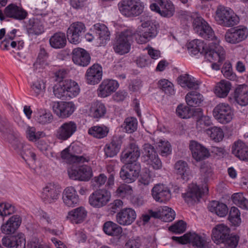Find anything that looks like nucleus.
<instances>
[{
    "instance_id": "obj_1",
    "label": "nucleus",
    "mask_w": 248,
    "mask_h": 248,
    "mask_svg": "<svg viewBox=\"0 0 248 248\" xmlns=\"http://www.w3.org/2000/svg\"><path fill=\"white\" fill-rule=\"evenodd\" d=\"M156 25L151 20L143 21L136 31L126 29L121 32L116 38L113 46L115 52L120 55L128 53L134 38L139 44H145L157 34Z\"/></svg>"
},
{
    "instance_id": "obj_56",
    "label": "nucleus",
    "mask_w": 248,
    "mask_h": 248,
    "mask_svg": "<svg viewBox=\"0 0 248 248\" xmlns=\"http://www.w3.org/2000/svg\"><path fill=\"white\" fill-rule=\"evenodd\" d=\"M19 155L25 161L30 159L36 160V155L30 145H26Z\"/></svg>"
},
{
    "instance_id": "obj_12",
    "label": "nucleus",
    "mask_w": 248,
    "mask_h": 248,
    "mask_svg": "<svg viewBox=\"0 0 248 248\" xmlns=\"http://www.w3.org/2000/svg\"><path fill=\"white\" fill-rule=\"evenodd\" d=\"M154 2L150 5L152 11L158 13L165 17H171L175 12L174 6L170 0H154Z\"/></svg>"
},
{
    "instance_id": "obj_4",
    "label": "nucleus",
    "mask_w": 248,
    "mask_h": 248,
    "mask_svg": "<svg viewBox=\"0 0 248 248\" xmlns=\"http://www.w3.org/2000/svg\"><path fill=\"white\" fill-rule=\"evenodd\" d=\"M141 159L144 163L154 170H159L162 167V162L155 147L149 143L142 146Z\"/></svg>"
},
{
    "instance_id": "obj_28",
    "label": "nucleus",
    "mask_w": 248,
    "mask_h": 248,
    "mask_svg": "<svg viewBox=\"0 0 248 248\" xmlns=\"http://www.w3.org/2000/svg\"><path fill=\"white\" fill-rule=\"evenodd\" d=\"M72 60L77 65L87 66L90 62L91 57L85 49L78 47L73 50Z\"/></svg>"
},
{
    "instance_id": "obj_58",
    "label": "nucleus",
    "mask_w": 248,
    "mask_h": 248,
    "mask_svg": "<svg viewBox=\"0 0 248 248\" xmlns=\"http://www.w3.org/2000/svg\"><path fill=\"white\" fill-rule=\"evenodd\" d=\"M11 124L5 118L0 117V131L8 134V136L16 131Z\"/></svg>"
},
{
    "instance_id": "obj_29",
    "label": "nucleus",
    "mask_w": 248,
    "mask_h": 248,
    "mask_svg": "<svg viewBox=\"0 0 248 248\" xmlns=\"http://www.w3.org/2000/svg\"><path fill=\"white\" fill-rule=\"evenodd\" d=\"M26 30L29 34L38 35L44 32V22L42 18H30L26 24Z\"/></svg>"
},
{
    "instance_id": "obj_32",
    "label": "nucleus",
    "mask_w": 248,
    "mask_h": 248,
    "mask_svg": "<svg viewBox=\"0 0 248 248\" xmlns=\"http://www.w3.org/2000/svg\"><path fill=\"white\" fill-rule=\"evenodd\" d=\"M230 233L228 227L223 224H218L212 230V239L217 244L222 243Z\"/></svg>"
},
{
    "instance_id": "obj_15",
    "label": "nucleus",
    "mask_w": 248,
    "mask_h": 248,
    "mask_svg": "<svg viewBox=\"0 0 248 248\" xmlns=\"http://www.w3.org/2000/svg\"><path fill=\"white\" fill-rule=\"evenodd\" d=\"M53 112L59 117L66 118L70 117L76 108L73 102H53L51 104Z\"/></svg>"
},
{
    "instance_id": "obj_61",
    "label": "nucleus",
    "mask_w": 248,
    "mask_h": 248,
    "mask_svg": "<svg viewBox=\"0 0 248 248\" xmlns=\"http://www.w3.org/2000/svg\"><path fill=\"white\" fill-rule=\"evenodd\" d=\"M26 134L27 137L29 140L36 141L41 137H43L44 133L41 131L36 132L35 127L29 126L26 130Z\"/></svg>"
},
{
    "instance_id": "obj_18",
    "label": "nucleus",
    "mask_w": 248,
    "mask_h": 248,
    "mask_svg": "<svg viewBox=\"0 0 248 248\" xmlns=\"http://www.w3.org/2000/svg\"><path fill=\"white\" fill-rule=\"evenodd\" d=\"M110 194L105 189L94 191L89 197V203L93 207L101 208L106 205L109 201Z\"/></svg>"
},
{
    "instance_id": "obj_24",
    "label": "nucleus",
    "mask_w": 248,
    "mask_h": 248,
    "mask_svg": "<svg viewBox=\"0 0 248 248\" xmlns=\"http://www.w3.org/2000/svg\"><path fill=\"white\" fill-rule=\"evenodd\" d=\"M1 241L2 245L7 248H25V238L24 235L22 233L4 237Z\"/></svg>"
},
{
    "instance_id": "obj_49",
    "label": "nucleus",
    "mask_w": 248,
    "mask_h": 248,
    "mask_svg": "<svg viewBox=\"0 0 248 248\" xmlns=\"http://www.w3.org/2000/svg\"><path fill=\"white\" fill-rule=\"evenodd\" d=\"M205 132L215 142H219L224 138V132L222 129L217 126L210 127L205 130Z\"/></svg>"
},
{
    "instance_id": "obj_27",
    "label": "nucleus",
    "mask_w": 248,
    "mask_h": 248,
    "mask_svg": "<svg viewBox=\"0 0 248 248\" xmlns=\"http://www.w3.org/2000/svg\"><path fill=\"white\" fill-rule=\"evenodd\" d=\"M193 157L197 161L208 158L210 156L209 150L196 141H191L189 144Z\"/></svg>"
},
{
    "instance_id": "obj_7",
    "label": "nucleus",
    "mask_w": 248,
    "mask_h": 248,
    "mask_svg": "<svg viewBox=\"0 0 248 248\" xmlns=\"http://www.w3.org/2000/svg\"><path fill=\"white\" fill-rule=\"evenodd\" d=\"M171 239L179 244L190 243L194 248H209L207 239L196 233H186L181 237L172 236Z\"/></svg>"
},
{
    "instance_id": "obj_55",
    "label": "nucleus",
    "mask_w": 248,
    "mask_h": 248,
    "mask_svg": "<svg viewBox=\"0 0 248 248\" xmlns=\"http://www.w3.org/2000/svg\"><path fill=\"white\" fill-rule=\"evenodd\" d=\"M229 219L234 226H239L241 222L240 213L237 207H231Z\"/></svg>"
},
{
    "instance_id": "obj_33",
    "label": "nucleus",
    "mask_w": 248,
    "mask_h": 248,
    "mask_svg": "<svg viewBox=\"0 0 248 248\" xmlns=\"http://www.w3.org/2000/svg\"><path fill=\"white\" fill-rule=\"evenodd\" d=\"M63 203L68 207L75 206L79 202V197L75 188L73 186L66 187L63 192Z\"/></svg>"
},
{
    "instance_id": "obj_11",
    "label": "nucleus",
    "mask_w": 248,
    "mask_h": 248,
    "mask_svg": "<svg viewBox=\"0 0 248 248\" xmlns=\"http://www.w3.org/2000/svg\"><path fill=\"white\" fill-rule=\"evenodd\" d=\"M69 178L74 180L88 181L93 176L92 168L87 165L72 166L67 170Z\"/></svg>"
},
{
    "instance_id": "obj_23",
    "label": "nucleus",
    "mask_w": 248,
    "mask_h": 248,
    "mask_svg": "<svg viewBox=\"0 0 248 248\" xmlns=\"http://www.w3.org/2000/svg\"><path fill=\"white\" fill-rule=\"evenodd\" d=\"M137 214L135 211L131 208H125L121 210L116 216L117 222L123 226L131 225L136 219Z\"/></svg>"
},
{
    "instance_id": "obj_19",
    "label": "nucleus",
    "mask_w": 248,
    "mask_h": 248,
    "mask_svg": "<svg viewBox=\"0 0 248 248\" xmlns=\"http://www.w3.org/2000/svg\"><path fill=\"white\" fill-rule=\"evenodd\" d=\"M77 125L74 121L63 123L56 130L55 136L61 140H66L77 131Z\"/></svg>"
},
{
    "instance_id": "obj_54",
    "label": "nucleus",
    "mask_w": 248,
    "mask_h": 248,
    "mask_svg": "<svg viewBox=\"0 0 248 248\" xmlns=\"http://www.w3.org/2000/svg\"><path fill=\"white\" fill-rule=\"evenodd\" d=\"M157 149L163 156H167L171 153V146L168 141L161 140L157 143Z\"/></svg>"
},
{
    "instance_id": "obj_45",
    "label": "nucleus",
    "mask_w": 248,
    "mask_h": 248,
    "mask_svg": "<svg viewBox=\"0 0 248 248\" xmlns=\"http://www.w3.org/2000/svg\"><path fill=\"white\" fill-rule=\"evenodd\" d=\"M66 95L70 98L77 96L80 92V89L78 84L71 79H65L64 80Z\"/></svg>"
},
{
    "instance_id": "obj_39",
    "label": "nucleus",
    "mask_w": 248,
    "mask_h": 248,
    "mask_svg": "<svg viewBox=\"0 0 248 248\" xmlns=\"http://www.w3.org/2000/svg\"><path fill=\"white\" fill-rule=\"evenodd\" d=\"M49 43L51 47L56 48H62L66 44V36L64 33L59 32L55 33L49 39Z\"/></svg>"
},
{
    "instance_id": "obj_25",
    "label": "nucleus",
    "mask_w": 248,
    "mask_h": 248,
    "mask_svg": "<svg viewBox=\"0 0 248 248\" xmlns=\"http://www.w3.org/2000/svg\"><path fill=\"white\" fill-rule=\"evenodd\" d=\"M4 13L7 17L18 20L25 19L28 15L26 10L13 3L8 5L5 8Z\"/></svg>"
},
{
    "instance_id": "obj_20",
    "label": "nucleus",
    "mask_w": 248,
    "mask_h": 248,
    "mask_svg": "<svg viewBox=\"0 0 248 248\" xmlns=\"http://www.w3.org/2000/svg\"><path fill=\"white\" fill-rule=\"evenodd\" d=\"M102 76L101 66L98 63H95L87 70L85 77L86 82L88 84L95 85L101 80Z\"/></svg>"
},
{
    "instance_id": "obj_14",
    "label": "nucleus",
    "mask_w": 248,
    "mask_h": 248,
    "mask_svg": "<svg viewBox=\"0 0 248 248\" xmlns=\"http://www.w3.org/2000/svg\"><path fill=\"white\" fill-rule=\"evenodd\" d=\"M248 36V29L239 26L228 30L225 34L224 38L227 43L236 44L245 40Z\"/></svg>"
},
{
    "instance_id": "obj_52",
    "label": "nucleus",
    "mask_w": 248,
    "mask_h": 248,
    "mask_svg": "<svg viewBox=\"0 0 248 248\" xmlns=\"http://www.w3.org/2000/svg\"><path fill=\"white\" fill-rule=\"evenodd\" d=\"M233 202L242 209L248 210V200L242 193H236L232 195Z\"/></svg>"
},
{
    "instance_id": "obj_21",
    "label": "nucleus",
    "mask_w": 248,
    "mask_h": 248,
    "mask_svg": "<svg viewBox=\"0 0 248 248\" xmlns=\"http://www.w3.org/2000/svg\"><path fill=\"white\" fill-rule=\"evenodd\" d=\"M140 155V148L135 143L132 142L122 153L121 160L123 162L138 163L137 160Z\"/></svg>"
},
{
    "instance_id": "obj_53",
    "label": "nucleus",
    "mask_w": 248,
    "mask_h": 248,
    "mask_svg": "<svg viewBox=\"0 0 248 248\" xmlns=\"http://www.w3.org/2000/svg\"><path fill=\"white\" fill-rule=\"evenodd\" d=\"M192 112L189 107L183 104L179 105L176 109L177 115L182 119L189 118L192 115Z\"/></svg>"
},
{
    "instance_id": "obj_10",
    "label": "nucleus",
    "mask_w": 248,
    "mask_h": 248,
    "mask_svg": "<svg viewBox=\"0 0 248 248\" xmlns=\"http://www.w3.org/2000/svg\"><path fill=\"white\" fill-rule=\"evenodd\" d=\"M213 115L219 123L227 124L230 122L233 116V111L230 106L226 103L217 104L213 109Z\"/></svg>"
},
{
    "instance_id": "obj_8",
    "label": "nucleus",
    "mask_w": 248,
    "mask_h": 248,
    "mask_svg": "<svg viewBox=\"0 0 248 248\" xmlns=\"http://www.w3.org/2000/svg\"><path fill=\"white\" fill-rule=\"evenodd\" d=\"M193 29L195 32L206 40L214 41L210 45H213L215 42L219 43V41L215 36L214 32L208 24L202 17H197L193 22Z\"/></svg>"
},
{
    "instance_id": "obj_31",
    "label": "nucleus",
    "mask_w": 248,
    "mask_h": 248,
    "mask_svg": "<svg viewBox=\"0 0 248 248\" xmlns=\"http://www.w3.org/2000/svg\"><path fill=\"white\" fill-rule=\"evenodd\" d=\"M232 154L240 160L248 161V146L241 140L234 142L232 148Z\"/></svg>"
},
{
    "instance_id": "obj_47",
    "label": "nucleus",
    "mask_w": 248,
    "mask_h": 248,
    "mask_svg": "<svg viewBox=\"0 0 248 248\" xmlns=\"http://www.w3.org/2000/svg\"><path fill=\"white\" fill-rule=\"evenodd\" d=\"M109 129L105 126H94L88 129V134L94 138L102 139L106 137Z\"/></svg>"
},
{
    "instance_id": "obj_38",
    "label": "nucleus",
    "mask_w": 248,
    "mask_h": 248,
    "mask_svg": "<svg viewBox=\"0 0 248 248\" xmlns=\"http://www.w3.org/2000/svg\"><path fill=\"white\" fill-rule=\"evenodd\" d=\"M93 28L96 37L100 40V45H104L107 41L109 40V32L105 25L97 23L94 25Z\"/></svg>"
},
{
    "instance_id": "obj_46",
    "label": "nucleus",
    "mask_w": 248,
    "mask_h": 248,
    "mask_svg": "<svg viewBox=\"0 0 248 248\" xmlns=\"http://www.w3.org/2000/svg\"><path fill=\"white\" fill-rule=\"evenodd\" d=\"M231 88V83L228 81L223 80L216 85L215 93L218 97L224 98L228 95Z\"/></svg>"
},
{
    "instance_id": "obj_2",
    "label": "nucleus",
    "mask_w": 248,
    "mask_h": 248,
    "mask_svg": "<svg viewBox=\"0 0 248 248\" xmlns=\"http://www.w3.org/2000/svg\"><path fill=\"white\" fill-rule=\"evenodd\" d=\"M201 172V182L203 183L202 187L201 188L200 186L192 183L189 186V190L182 194L183 197L188 204L193 205L198 202L202 195L208 191L206 184L212 175V170L207 168L202 167Z\"/></svg>"
},
{
    "instance_id": "obj_5",
    "label": "nucleus",
    "mask_w": 248,
    "mask_h": 248,
    "mask_svg": "<svg viewBox=\"0 0 248 248\" xmlns=\"http://www.w3.org/2000/svg\"><path fill=\"white\" fill-rule=\"evenodd\" d=\"M120 12L126 17H134L141 14L144 6L140 0H122L118 3Z\"/></svg>"
},
{
    "instance_id": "obj_44",
    "label": "nucleus",
    "mask_w": 248,
    "mask_h": 248,
    "mask_svg": "<svg viewBox=\"0 0 248 248\" xmlns=\"http://www.w3.org/2000/svg\"><path fill=\"white\" fill-rule=\"evenodd\" d=\"M175 169L177 175L184 180L187 181L190 176V169L188 165L184 161H178L175 164Z\"/></svg>"
},
{
    "instance_id": "obj_34",
    "label": "nucleus",
    "mask_w": 248,
    "mask_h": 248,
    "mask_svg": "<svg viewBox=\"0 0 248 248\" xmlns=\"http://www.w3.org/2000/svg\"><path fill=\"white\" fill-rule=\"evenodd\" d=\"M21 223V218L18 215H14L1 227L2 233L9 234L13 233L18 229Z\"/></svg>"
},
{
    "instance_id": "obj_50",
    "label": "nucleus",
    "mask_w": 248,
    "mask_h": 248,
    "mask_svg": "<svg viewBox=\"0 0 248 248\" xmlns=\"http://www.w3.org/2000/svg\"><path fill=\"white\" fill-rule=\"evenodd\" d=\"M31 91L35 96H42L46 90L45 83L42 79H37L31 85Z\"/></svg>"
},
{
    "instance_id": "obj_43",
    "label": "nucleus",
    "mask_w": 248,
    "mask_h": 248,
    "mask_svg": "<svg viewBox=\"0 0 248 248\" xmlns=\"http://www.w3.org/2000/svg\"><path fill=\"white\" fill-rule=\"evenodd\" d=\"M103 230L109 236H117L122 232V227L111 221H107L104 224Z\"/></svg>"
},
{
    "instance_id": "obj_22",
    "label": "nucleus",
    "mask_w": 248,
    "mask_h": 248,
    "mask_svg": "<svg viewBox=\"0 0 248 248\" xmlns=\"http://www.w3.org/2000/svg\"><path fill=\"white\" fill-rule=\"evenodd\" d=\"M152 195L156 202H166L171 198L170 189L163 184H156L152 189Z\"/></svg>"
},
{
    "instance_id": "obj_64",
    "label": "nucleus",
    "mask_w": 248,
    "mask_h": 248,
    "mask_svg": "<svg viewBox=\"0 0 248 248\" xmlns=\"http://www.w3.org/2000/svg\"><path fill=\"white\" fill-rule=\"evenodd\" d=\"M239 237L235 235L229 234V235L225 238L224 241L222 243H224L226 248H236L237 247Z\"/></svg>"
},
{
    "instance_id": "obj_60",
    "label": "nucleus",
    "mask_w": 248,
    "mask_h": 248,
    "mask_svg": "<svg viewBox=\"0 0 248 248\" xmlns=\"http://www.w3.org/2000/svg\"><path fill=\"white\" fill-rule=\"evenodd\" d=\"M124 128L126 132L131 133L137 130L138 122L136 118L130 117L126 118L124 121Z\"/></svg>"
},
{
    "instance_id": "obj_48",
    "label": "nucleus",
    "mask_w": 248,
    "mask_h": 248,
    "mask_svg": "<svg viewBox=\"0 0 248 248\" xmlns=\"http://www.w3.org/2000/svg\"><path fill=\"white\" fill-rule=\"evenodd\" d=\"M106 112V108L104 104L100 102L93 103L90 108L91 115L94 118L103 117Z\"/></svg>"
},
{
    "instance_id": "obj_35",
    "label": "nucleus",
    "mask_w": 248,
    "mask_h": 248,
    "mask_svg": "<svg viewBox=\"0 0 248 248\" xmlns=\"http://www.w3.org/2000/svg\"><path fill=\"white\" fill-rule=\"evenodd\" d=\"M178 83L183 88L197 90L199 88L200 82L191 76L185 74L180 75L177 78Z\"/></svg>"
},
{
    "instance_id": "obj_37",
    "label": "nucleus",
    "mask_w": 248,
    "mask_h": 248,
    "mask_svg": "<svg viewBox=\"0 0 248 248\" xmlns=\"http://www.w3.org/2000/svg\"><path fill=\"white\" fill-rule=\"evenodd\" d=\"M8 139L11 147L18 154L22 151L26 145L24 144L20 137L19 133L16 131L8 136Z\"/></svg>"
},
{
    "instance_id": "obj_26",
    "label": "nucleus",
    "mask_w": 248,
    "mask_h": 248,
    "mask_svg": "<svg viewBox=\"0 0 248 248\" xmlns=\"http://www.w3.org/2000/svg\"><path fill=\"white\" fill-rule=\"evenodd\" d=\"M118 87V83L116 80L104 79L97 89V94L99 97H106L114 92Z\"/></svg>"
},
{
    "instance_id": "obj_40",
    "label": "nucleus",
    "mask_w": 248,
    "mask_h": 248,
    "mask_svg": "<svg viewBox=\"0 0 248 248\" xmlns=\"http://www.w3.org/2000/svg\"><path fill=\"white\" fill-rule=\"evenodd\" d=\"M208 208L210 212L220 217H224L228 212V208L226 204L215 201L209 203Z\"/></svg>"
},
{
    "instance_id": "obj_41",
    "label": "nucleus",
    "mask_w": 248,
    "mask_h": 248,
    "mask_svg": "<svg viewBox=\"0 0 248 248\" xmlns=\"http://www.w3.org/2000/svg\"><path fill=\"white\" fill-rule=\"evenodd\" d=\"M121 146L120 140L116 139H113L111 142L107 144L104 147V152L107 157H112L116 155L119 152Z\"/></svg>"
},
{
    "instance_id": "obj_16",
    "label": "nucleus",
    "mask_w": 248,
    "mask_h": 248,
    "mask_svg": "<svg viewBox=\"0 0 248 248\" xmlns=\"http://www.w3.org/2000/svg\"><path fill=\"white\" fill-rule=\"evenodd\" d=\"M86 27L81 22H75L71 24L67 31V37L70 43L77 44L80 42L81 36L85 32Z\"/></svg>"
},
{
    "instance_id": "obj_17",
    "label": "nucleus",
    "mask_w": 248,
    "mask_h": 248,
    "mask_svg": "<svg viewBox=\"0 0 248 248\" xmlns=\"http://www.w3.org/2000/svg\"><path fill=\"white\" fill-rule=\"evenodd\" d=\"M61 189L58 185L54 183H48L43 188L41 198L46 203L55 202L60 197Z\"/></svg>"
},
{
    "instance_id": "obj_6",
    "label": "nucleus",
    "mask_w": 248,
    "mask_h": 248,
    "mask_svg": "<svg viewBox=\"0 0 248 248\" xmlns=\"http://www.w3.org/2000/svg\"><path fill=\"white\" fill-rule=\"evenodd\" d=\"M205 56L207 60L212 63V69L218 70L221 62L225 59V52L224 48L215 42L214 45L210 46L209 48L205 52Z\"/></svg>"
},
{
    "instance_id": "obj_59",
    "label": "nucleus",
    "mask_w": 248,
    "mask_h": 248,
    "mask_svg": "<svg viewBox=\"0 0 248 248\" xmlns=\"http://www.w3.org/2000/svg\"><path fill=\"white\" fill-rule=\"evenodd\" d=\"M175 217V212L168 206L162 207V220L165 222L172 221Z\"/></svg>"
},
{
    "instance_id": "obj_62",
    "label": "nucleus",
    "mask_w": 248,
    "mask_h": 248,
    "mask_svg": "<svg viewBox=\"0 0 248 248\" xmlns=\"http://www.w3.org/2000/svg\"><path fill=\"white\" fill-rule=\"evenodd\" d=\"M158 87L166 94H172L174 93L173 84L167 79L160 80L158 81Z\"/></svg>"
},
{
    "instance_id": "obj_36",
    "label": "nucleus",
    "mask_w": 248,
    "mask_h": 248,
    "mask_svg": "<svg viewBox=\"0 0 248 248\" xmlns=\"http://www.w3.org/2000/svg\"><path fill=\"white\" fill-rule=\"evenodd\" d=\"M87 212L83 207H79L69 212L67 218L73 223L78 224L85 219Z\"/></svg>"
},
{
    "instance_id": "obj_9",
    "label": "nucleus",
    "mask_w": 248,
    "mask_h": 248,
    "mask_svg": "<svg viewBox=\"0 0 248 248\" xmlns=\"http://www.w3.org/2000/svg\"><path fill=\"white\" fill-rule=\"evenodd\" d=\"M120 171V176L126 183L134 182L139 176L140 170V164L139 163L124 162Z\"/></svg>"
},
{
    "instance_id": "obj_3",
    "label": "nucleus",
    "mask_w": 248,
    "mask_h": 248,
    "mask_svg": "<svg viewBox=\"0 0 248 248\" xmlns=\"http://www.w3.org/2000/svg\"><path fill=\"white\" fill-rule=\"evenodd\" d=\"M215 18L223 27H232L239 22V17L230 8L223 5L217 6Z\"/></svg>"
},
{
    "instance_id": "obj_42",
    "label": "nucleus",
    "mask_w": 248,
    "mask_h": 248,
    "mask_svg": "<svg viewBox=\"0 0 248 248\" xmlns=\"http://www.w3.org/2000/svg\"><path fill=\"white\" fill-rule=\"evenodd\" d=\"M185 99L188 106L196 107L200 105L203 100V97L200 93L191 91L186 94Z\"/></svg>"
},
{
    "instance_id": "obj_63",
    "label": "nucleus",
    "mask_w": 248,
    "mask_h": 248,
    "mask_svg": "<svg viewBox=\"0 0 248 248\" xmlns=\"http://www.w3.org/2000/svg\"><path fill=\"white\" fill-rule=\"evenodd\" d=\"M64 87V81H60L58 84L55 85L53 87V93L55 96L58 98L67 96V95H66V88Z\"/></svg>"
},
{
    "instance_id": "obj_51",
    "label": "nucleus",
    "mask_w": 248,
    "mask_h": 248,
    "mask_svg": "<svg viewBox=\"0 0 248 248\" xmlns=\"http://www.w3.org/2000/svg\"><path fill=\"white\" fill-rule=\"evenodd\" d=\"M187 48L191 53L196 55L199 52H202L204 49V45L202 41L194 40L187 44Z\"/></svg>"
},
{
    "instance_id": "obj_30",
    "label": "nucleus",
    "mask_w": 248,
    "mask_h": 248,
    "mask_svg": "<svg viewBox=\"0 0 248 248\" xmlns=\"http://www.w3.org/2000/svg\"><path fill=\"white\" fill-rule=\"evenodd\" d=\"M233 98L234 101L241 106L248 105V87L245 84L238 86L234 90Z\"/></svg>"
},
{
    "instance_id": "obj_13",
    "label": "nucleus",
    "mask_w": 248,
    "mask_h": 248,
    "mask_svg": "<svg viewBox=\"0 0 248 248\" xmlns=\"http://www.w3.org/2000/svg\"><path fill=\"white\" fill-rule=\"evenodd\" d=\"M81 150L78 146L75 145L65 149L61 152L62 158L69 163H82L88 162V157L78 155Z\"/></svg>"
},
{
    "instance_id": "obj_57",
    "label": "nucleus",
    "mask_w": 248,
    "mask_h": 248,
    "mask_svg": "<svg viewBox=\"0 0 248 248\" xmlns=\"http://www.w3.org/2000/svg\"><path fill=\"white\" fill-rule=\"evenodd\" d=\"M53 120L51 113L44 109H41L37 116V121L42 124L50 123Z\"/></svg>"
}]
</instances>
